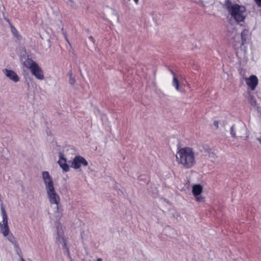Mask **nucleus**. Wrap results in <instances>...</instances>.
I'll return each mask as SVG.
<instances>
[{"label": "nucleus", "mask_w": 261, "mask_h": 261, "mask_svg": "<svg viewBox=\"0 0 261 261\" xmlns=\"http://www.w3.org/2000/svg\"><path fill=\"white\" fill-rule=\"evenodd\" d=\"M242 45H244L247 40L249 39V30L244 29L241 33Z\"/></svg>", "instance_id": "nucleus-13"}, {"label": "nucleus", "mask_w": 261, "mask_h": 261, "mask_svg": "<svg viewBox=\"0 0 261 261\" xmlns=\"http://www.w3.org/2000/svg\"><path fill=\"white\" fill-rule=\"evenodd\" d=\"M3 73L10 80L14 83H17L20 80V77L13 70L5 68L2 70Z\"/></svg>", "instance_id": "nucleus-9"}, {"label": "nucleus", "mask_w": 261, "mask_h": 261, "mask_svg": "<svg viewBox=\"0 0 261 261\" xmlns=\"http://www.w3.org/2000/svg\"><path fill=\"white\" fill-rule=\"evenodd\" d=\"M226 8L231 18L237 23L244 22L248 16L247 8L244 5L230 3L227 4Z\"/></svg>", "instance_id": "nucleus-2"}, {"label": "nucleus", "mask_w": 261, "mask_h": 261, "mask_svg": "<svg viewBox=\"0 0 261 261\" xmlns=\"http://www.w3.org/2000/svg\"><path fill=\"white\" fill-rule=\"evenodd\" d=\"M177 164L185 169H190L196 163V153L190 147L178 149L176 154Z\"/></svg>", "instance_id": "nucleus-1"}, {"label": "nucleus", "mask_w": 261, "mask_h": 261, "mask_svg": "<svg viewBox=\"0 0 261 261\" xmlns=\"http://www.w3.org/2000/svg\"><path fill=\"white\" fill-rule=\"evenodd\" d=\"M230 133L231 137H232L233 138L236 137V130H235L234 125H232L230 127Z\"/></svg>", "instance_id": "nucleus-17"}, {"label": "nucleus", "mask_w": 261, "mask_h": 261, "mask_svg": "<svg viewBox=\"0 0 261 261\" xmlns=\"http://www.w3.org/2000/svg\"><path fill=\"white\" fill-rule=\"evenodd\" d=\"M246 84L252 90H254L258 84V79L255 75H252L249 77L245 79Z\"/></svg>", "instance_id": "nucleus-12"}, {"label": "nucleus", "mask_w": 261, "mask_h": 261, "mask_svg": "<svg viewBox=\"0 0 261 261\" xmlns=\"http://www.w3.org/2000/svg\"><path fill=\"white\" fill-rule=\"evenodd\" d=\"M250 103L252 106H255L256 105V102L254 99H252Z\"/></svg>", "instance_id": "nucleus-21"}, {"label": "nucleus", "mask_w": 261, "mask_h": 261, "mask_svg": "<svg viewBox=\"0 0 261 261\" xmlns=\"http://www.w3.org/2000/svg\"><path fill=\"white\" fill-rule=\"evenodd\" d=\"M59 157V159L58 161V163L60 167L62 168L64 172H68L70 170V167L67 163V160L64 156V155L62 153L60 152Z\"/></svg>", "instance_id": "nucleus-11"}, {"label": "nucleus", "mask_w": 261, "mask_h": 261, "mask_svg": "<svg viewBox=\"0 0 261 261\" xmlns=\"http://www.w3.org/2000/svg\"><path fill=\"white\" fill-rule=\"evenodd\" d=\"M134 2L136 5H138L139 3V0H134Z\"/></svg>", "instance_id": "nucleus-24"}, {"label": "nucleus", "mask_w": 261, "mask_h": 261, "mask_svg": "<svg viewBox=\"0 0 261 261\" xmlns=\"http://www.w3.org/2000/svg\"><path fill=\"white\" fill-rule=\"evenodd\" d=\"M257 140L259 142V143H260V144L261 145V137L259 138H258Z\"/></svg>", "instance_id": "nucleus-23"}, {"label": "nucleus", "mask_w": 261, "mask_h": 261, "mask_svg": "<svg viewBox=\"0 0 261 261\" xmlns=\"http://www.w3.org/2000/svg\"><path fill=\"white\" fill-rule=\"evenodd\" d=\"M42 179L46 192L55 189L53 177L48 171H44L42 172Z\"/></svg>", "instance_id": "nucleus-6"}, {"label": "nucleus", "mask_w": 261, "mask_h": 261, "mask_svg": "<svg viewBox=\"0 0 261 261\" xmlns=\"http://www.w3.org/2000/svg\"><path fill=\"white\" fill-rule=\"evenodd\" d=\"M47 198L51 204L59 205L60 203V197L59 194L56 191V189L49 190L46 192Z\"/></svg>", "instance_id": "nucleus-8"}, {"label": "nucleus", "mask_w": 261, "mask_h": 261, "mask_svg": "<svg viewBox=\"0 0 261 261\" xmlns=\"http://www.w3.org/2000/svg\"><path fill=\"white\" fill-rule=\"evenodd\" d=\"M58 236L59 238L61 237L62 233V230H59V228L58 227V231H57Z\"/></svg>", "instance_id": "nucleus-20"}, {"label": "nucleus", "mask_w": 261, "mask_h": 261, "mask_svg": "<svg viewBox=\"0 0 261 261\" xmlns=\"http://www.w3.org/2000/svg\"><path fill=\"white\" fill-rule=\"evenodd\" d=\"M69 82L70 84L73 85L75 82V80L73 77L70 76Z\"/></svg>", "instance_id": "nucleus-18"}, {"label": "nucleus", "mask_w": 261, "mask_h": 261, "mask_svg": "<svg viewBox=\"0 0 261 261\" xmlns=\"http://www.w3.org/2000/svg\"><path fill=\"white\" fill-rule=\"evenodd\" d=\"M70 166L74 169H78L82 166H87L88 165V162L82 156L77 155L74 156L73 160L69 161Z\"/></svg>", "instance_id": "nucleus-7"}, {"label": "nucleus", "mask_w": 261, "mask_h": 261, "mask_svg": "<svg viewBox=\"0 0 261 261\" xmlns=\"http://www.w3.org/2000/svg\"><path fill=\"white\" fill-rule=\"evenodd\" d=\"M96 261H102V259L101 258H98L97 259H96Z\"/></svg>", "instance_id": "nucleus-25"}, {"label": "nucleus", "mask_w": 261, "mask_h": 261, "mask_svg": "<svg viewBox=\"0 0 261 261\" xmlns=\"http://www.w3.org/2000/svg\"><path fill=\"white\" fill-rule=\"evenodd\" d=\"M54 213L56 217V220H59L61 218L62 216V210L59 207V205H56Z\"/></svg>", "instance_id": "nucleus-15"}, {"label": "nucleus", "mask_w": 261, "mask_h": 261, "mask_svg": "<svg viewBox=\"0 0 261 261\" xmlns=\"http://www.w3.org/2000/svg\"><path fill=\"white\" fill-rule=\"evenodd\" d=\"M1 211L2 213V221L0 222V232L3 236L7 238L12 244L16 245V241L13 234L10 232L8 226V218L3 204H1Z\"/></svg>", "instance_id": "nucleus-3"}, {"label": "nucleus", "mask_w": 261, "mask_h": 261, "mask_svg": "<svg viewBox=\"0 0 261 261\" xmlns=\"http://www.w3.org/2000/svg\"><path fill=\"white\" fill-rule=\"evenodd\" d=\"M42 179L46 192L55 189L53 177L48 171H44L42 172Z\"/></svg>", "instance_id": "nucleus-5"}, {"label": "nucleus", "mask_w": 261, "mask_h": 261, "mask_svg": "<svg viewBox=\"0 0 261 261\" xmlns=\"http://www.w3.org/2000/svg\"><path fill=\"white\" fill-rule=\"evenodd\" d=\"M214 124L215 125V126L217 128H218L219 127V123H218V121H215L214 122Z\"/></svg>", "instance_id": "nucleus-22"}, {"label": "nucleus", "mask_w": 261, "mask_h": 261, "mask_svg": "<svg viewBox=\"0 0 261 261\" xmlns=\"http://www.w3.org/2000/svg\"><path fill=\"white\" fill-rule=\"evenodd\" d=\"M171 74L173 76V81H172V85L175 87V88L178 91L179 90V81L177 80V79L174 73L172 71H171Z\"/></svg>", "instance_id": "nucleus-14"}, {"label": "nucleus", "mask_w": 261, "mask_h": 261, "mask_svg": "<svg viewBox=\"0 0 261 261\" xmlns=\"http://www.w3.org/2000/svg\"><path fill=\"white\" fill-rule=\"evenodd\" d=\"M203 191V187L199 184L194 185L192 187V193L198 202L204 201V197L201 195Z\"/></svg>", "instance_id": "nucleus-10"}, {"label": "nucleus", "mask_w": 261, "mask_h": 261, "mask_svg": "<svg viewBox=\"0 0 261 261\" xmlns=\"http://www.w3.org/2000/svg\"><path fill=\"white\" fill-rule=\"evenodd\" d=\"M7 21L9 23L10 25V27H11V31L12 32V33L15 35V36H17V34H18V31L17 30L15 29V28L14 27H13L11 23L10 22V21H9V20H7Z\"/></svg>", "instance_id": "nucleus-16"}, {"label": "nucleus", "mask_w": 261, "mask_h": 261, "mask_svg": "<svg viewBox=\"0 0 261 261\" xmlns=\"http://www.w3.org/2000/svg\"><path fill=\"white\" fill-rule=\"evenodd\" d=\"M24 66L30 70L32 74L38 80L44 79V72L41 67L34 60L28 57H21L20 58Z\"/></svg>", "instance_id": "nucleus-4"}, {"label": "nucleus", "mask_w": 261, "mask_h": 261, "mask_svg": "<svg viewBox=\"0 0 261 261\" xmlns=\"http://www.w3.org/2000/svg\"><path fill=\"white\" fill-rule=\"evenodd\" d=\"M254 2L258 7H261V0H254Z\"/></svg>", "instance_id": "nucleus-19"}, {"label": "nucleus", "mask_w": 261, "mask_h": 261, "mask_svg": "<svg viewBox=\"0 0 261 261\" xmlns=\"http://www.w3.org/2000/svg\"><path fill=\"white\" fill-rule=\"evenodd\" d=\"M71 3H72L71 0H69Z\"/></svg>", "instance_id": "nucleus-26"}]
</instances>
